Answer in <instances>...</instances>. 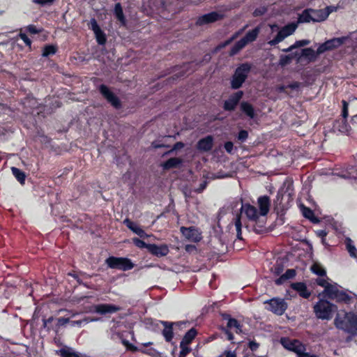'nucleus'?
I'll return each mask as SVG.
<instances>
[{
    "label": "nucleus",
    "mask_w": 357,
    "mask_h": 357,
    "mask_svg": "<svg viewBox=\"0 0 357 357\" xmlns=\"http://www.w3.org/2000/svg\"><path fill=\"white\" fill-rule=\"evenodd\" d=\"M342 105H343V107H342V118L341 119H347V116L349 115V112H348V103L345 101V100H343L342 101Z\"/></svg>",
    "instance_id": "nucleus-59"
},
{
    "label": "nucleus",
    "mask_w": 357,
    "mask_h": 357,
    "mask_svg": "<svg viewBox=\"0 0 357 357\" xmlns=\"http://www.w3.org/2000/svg\"><path fill=\"white\" fill-rule=\"evenodd\" d=\"M297 55H298V52H296L293 54H288V55L280 56V64L282 66L289 64L294 59L297 58Z\"/></svg>",
    "instance_id": "nucleus-41"
},
{
    "label": "nucleus",
    "mask_w": 357,
    "mask_h": 357,
    "mask_svg": "<svg viewBox=\"0 0 357 357\" xmlns=\"http://www.w3.org/2000/svg\"><path fill=\"white\" fill-rule=\"evenodd\" d=\"M223 318L225 319H227V324L225 328L229 330L231 328H235L236 333L241 332V325L237 319L231 317L229 314H224Z\"/></svg>",
    "instance_id": "nucleus-27"
},
{
    "label": "nucleus",
    "mask_w": 357,
    "mask_h": 357,
    "mask_svg": "<svg viewBox=\"0 0 357 357\" xmlns=\"http://www.w3.org/2000/svg\"><path fill=\"white\" fill-rule=\"evenodd\" d=\"M11 172L13 175L20 184H24L26 177L24 172L15 167H11Z\"/></svg>",
    "instance_id": "nucleus-34"
},
{
    "label": "nucleus",
    "mask_w": 357,
    "mask_h": 357,
    "mask_svg": "<svg viewBox=\"0 0 357 357\" xmlns=\"http://www.w3.org/2000/svg\"><path fill=\"white\" fill-rule=\"evenodd\" d=\"M268 305L266 309L278 316H282L288 308V304L284 298L279 297H273L264 302Z\"/></svg>",
    "instance_id": "nucleus-7"
},
{
    "label": "nucleus",
    "mask_w": 357,
    "mask_h": 357,
    "mask_svg": "<svg viewBox=\"0 0 357 357\" xmlns=\"http://www.w3.org/2000/svg\"><path fill=\"white\" fill-rule=\"evenodd\" d=\"M312 15L313 22H321L327 19L323 9L316 10L312 8Z\"/></svg>",
    "instance_id": "nucleus-40"
},
{
    "label": "nucleus",
    "mask_w": 357,
    "mask_h": 357,
    "mask_svg": "<svg viewBox=\"0 0 357 357\" xmlns=\"http://www.w3.org/2000/svg\"><path fill=\"white\" fill-rule=\"evenodd\" d=\"M246 45V42H245L244 40L241 38L230 49L229 56H232L237 54Z\"/></svg>",
    "instance_id": "nucleus-37"
},
{
    "label": "nucleus",
    "mask_w": 357,
    "mask_h": 357,
    "mask_svg": "<svg viewBox=\"0 0 357 357\" xmlns=\"http://www.w3.org/2000/svg\"><path fill=\"white\" fill-rule=\"evenodd\" d=\"M333 128L335 130H338L342 133H347L349 132L350 128V126L347 122V119H340L335 120L333 123Z\"/></svg>",
    "instance_id": "nucleus-28"
},
{
    "label": "nucleus",
    "mask_w": 357,
    "mask_h": 357,
    "mask_svg": "<svg viewBox=\"0 0 357 357\" xmlns=\"http://www.w3.org/2000/svg\"><path fill=\"white\" fill-rule=\"evenodd\" d=\"M149 252L153 256L157 257H162L167 256L169 250L168 246L166 244L156 245V244H150L149 245Z\"/></svg>",
    "instance_id": "nucleus-17"
},
{
    "label": "nucleus",
    "mask_w": 357,
    "mask_h": 357,
    "mask_svg": "<svg viewBox=\"0 0 357 357\" xmlns=\"http://www.w3.org/2000/svg\"><path fill=\"white\" fill-rule=\"evenodd\" d=\"M69 318L59 317L55 319L53 317H50L48 319H43V326L47 332L53 331L57 334L60 328L69 323Z\"/></svg>",
    "instance_id": "nucleus-10"
},
{
    "label": "nucleus",
    "mask_w": 357,
    "mask_h": 357,
    "mask_svg": "<svg viewBox=\"0 0 357 357\" xmlns=\"http://www.w3.org/2000/svg\"><path fill=\"white\" fill-rule=\"evenodd\" d=\"M297 25L294 23L288 24L283 26L280 31L285 37H287L296 31Z\"/></svg>",
    "instance_id": "nucleus-43"
},
{
    "label": "nucleus",
    "mask_w": 357,
    "mask_h": 357,
    "mask_svg": "<svg viewBox=\"0 0 357 357\" xmlns=\"http://www.w3.org/2000/svg\"><path fill=\"white\" fill-rule=\"evenodd\" d=\"M54 0H32L35 4L43 6L45 5H51L54 3Z\"/></svg>",
    "instance_id": "nucleus-58"
},
{
    "label": "nucleus",
    "mask_w": 357,
    "mask_h": 357,
    "mask_svg": "<svg viewBox=\"0 0 357 357\" xmlns=\"http://www.w3.org/2000/svg\"><path fill=\"white\" fill-rule=\"evenodd\" d=\"M337 310L336 305L325 299H319L313 307L315 317L321 320H331Z\"/></svg>",
    "instance_id": "nucleus-3"
},
{
    "label": "nucleus",
    "mask_w": 357,
    "mask_h": 357,
    "mask_svg": "<svg viewBox=\"0 0 357 357\" xmlns=\"http://www.w3.org/2000/svg\"><path fill=\"white\" fill-rule=\"evenodd\" d=\"M213 146V137L211 135H208L204 138L200 139L197 144V148L199 151L208 152L212 149Z\"/></svg>",
    "instance_id": "nucleus-22"
},
{
    "label": "nucleus",
    "mask_w": 357,
    "mask_h": 357,
    "mask_svg": "<svg viewBox=\"0 0 357 357\" xmlns=\"http://www.w3.org/2000/svg\"><path fill=\"white\" fill-rule=\"evenodd\" d=\"M94 312L100 314L105 315L107 314H113L121 310V307L113 304H98L93 306Z\"/></svg>",
    "instance_id": "nucleus-16"
},
{
    "label": "nucleus",
    "mask_w": 357,
    "mask_h": 357,
    "mask_svg": "<svg viewBox=\"0 0 357 357\" xmlns=\"http://www.w3.org/2000/svg\"><path fill=\"white\" fill-rule=\"evenodd\" d=\"M160 321H155L152 319H149L146 321V324L150 325L153 328V329H155L159 328V325L161 324Z\"/></svg>",
    "instance_id": "nucleus-60"
},
{
    "label": "nucleus",
    "mask_w": 357,
    "mask_h": 357,
    "mask_svg": "<svg viewBox=\"0 0 357 357\" xmlns=\"http://www.w3.org/2000/svg\"><path fill=\"white\" fill-rule=\"evenodd\" d=\"M222 18V15L216 11L202 15L197 17L196 20L197 26H203L205 24L215 22Z\"/></svg>",
    "instance_id": "nucleus-15"
},
{
    "label": "nucleus",
    "mask_w": 357,
    "mask_h": 357,
    "mask_svg": "<svg viewBox=\"0 0 357 357\" xmlns=\"http://www.w3.org/2000/svg\"><path fill=\"white\" fill-rule=\"evenodd\" d=\"M98 44L100 45H105L107 42V37L102 30L94 33Z\"/></svg>",
    "instance_id": "nucleus-46"
},
{
    "label": "nucleus",
    "mask_w": 357,
    "mask_h": 357,
    "mask_svg": "<svg viewBox=\"0 0 357 357\" xmlns=\"http://www.w3.org/2000/svg\"><path fill=\"white\" fill-rule=\"evenodd\" d=\"M105 263L110 268L124 271L131 270L134 268V264L130 259L126 257L111 256L106 259Z\"/></svg>",
    "instance_id": "nucleus-5"
},
{
    "label": "nucleus",
    "mask_w": 357,
    "mask_h": 357,
    "mask_svg": "<svg viewBox=\"0 0 357 357\" xmlns=\"http://www.w3.org/2000/svg\"><path fill=\"white\" fill-rule=\"evenodd\" d=\"M294 188L293 181H285L278 191L274 205L276 208L284 210L294 200Z\"/></svg>",
    "instance_id": "nucleus-2"
},
{
    "label": "nucleus",
    "mask_w": 357,
    "mask_h": 357,
    "mask_svg": "<svg viewBox=\"0 0 357 357\" xmlns=\"http://www.w3.org/2000/svg\"><path fill=\"white\" fill-rule=\"evenodd\" d=\"M224 148L228 153H232L234 150V144L232 142H226L224 144Z\"/></svg>",
    "instance_id": "nucleus-63"
},
{
    "label": "nucleus",
    "mask_w": 357,
    "mask_h": 357,
    "mask_svg": "<svg viewBox=\"0 0 357 357\" xmlns=\"http://www.w3.org/2000/svg\"><path fill=\"white\" fill-rule=\"evenodd\" d=\"M18 36L20 37V39H22L24 41L26 46H27L31 50L32 42L31 39L27 36V35L25 33L20 32L18 34Z\"/></svg>",
    "instance_id": "nucleus-52"
},
{
    "label": "nucleus",
    "mask_w": 357,
    "mask_h": 357,
    "mask_svg": "<svg viewBox=\"0 0 357 357\" xmlns=\"http://www.w3.org/2000/svg\"><path fill=\"white\" fill-rule=\"evenodd\" d=\"M59 352L61 357H80L78 354L66 349H61Z\"/></svg>",
    "instance_id": "nucleus-50"
},
{
    "label": "nucleus",
    "mask_w": 357,
    "mask_h": 357,
    "mask_svg": "<svg viewBox=\"0 0 357 357\" xmlns=\"http://www.w3.org/2000/svg\"><path fill=\"white\" fill-rule=\"evenodd\" d=\"M313 22L312 8L305 9L298 17L299 23H309Z\"/></svg>",
    "instance_id": "nucleus-33"
},
{
    "label": "nucleus",
    "mask_w": 357,
    "mask_h": 357,
    "mask_svg": "<svg viewBox=\"0 0 357 357\" xmlns=\"http://www.w3.org/2000/svg\"><path fill=\"white\" fill-rule=\"evenodd\" d=\"M259 347V344L255 340H251L248 342V348L252 351H256Z\"/></svg>",
    "instance_id": "nucleus-62"
},
{
    "label": "nucleus",
    "mask_w": 357,
    "mask_h": 357,
    "mask_svg": "<svg viewBox=\"0 0 357 357\" xmlns=\"http://www.w3.org/2000/svg\"><path fill=\"white\" fill-rule=\"evenodd\" d=\"M123 222L128 229H130L135 234H137L140 238H144L147 236L144 229L138 227L135 222L128 218H126Z\"/></svg>",
    "instance_id": "nucleus-25"
},
{
    "label": "nucleus",
    "mask_w": 357,
    "mask_h": 357,
    "mask_svg": "<svg viewBox=\"0 0 357 357\" xmlns=\"http://www.w3.org/2000/svg\"><path fill=\"white\" fill-rule=\"evenodd\" d=\"M348 36H342L339 38H333L326 40L318 47V53H324L327 51H332L339 48L348 40Z\"/></svg>",
    "instance_id": "nucleus-9"
},
{
    "label": "nucleus",
    "mask_w": 357,
    "mask_h": 357,
    "mask_svg": "<svg viewBox=\"0 0 357 357\" xmlns=\"http://www.w3.org/2000/svg\"><path fill=\"white\" fill-rule=\"evenodd\" d=\"M241 214H238L236 215V217L235 218L234 224H235L236 230V238L238 240L242 241L243 240L242 231H241L242 223H241Z\"/></svg>",
    "instance_id": "nucleus-44"
},
{
    "label": "nucleus",
    "mask_w": 357,
    "mask_h": 357,
    "mask_svg": "<svg viewBox=\"0 0 357 357\" xmlns=\"http://www.w3.org/2000/svg\"><path fill=\"white\" fill-rule=\"evenodd\" d=\"M316 283L320 286L324 288V292L326 294V295L328 294V289L330 287H333V284H331L327 282L326 279L324 278H318L316 280Z\"/></svg>",
    "instance_id": "nucleus-48"
},
{
    "label": "nucleus",
    "mask_w": 357,
    "mask_h": 357,
    "mask_svg": "<svg viewBox=\"0 0 357 357\" xmlns=\"http://www.w3.org/2000/svg\"><path fill=\"white\" fill-rule=\"evenodd\" d=\"M183 162L182 159L179 158H171L164 162L161 166L165 170H169L178 167Z\"/></svg>",
    "instance_id": "nucleus-29"
},
{
    "label": "nucleus",
    "mask_w": 357,
    "mask_h": 357,
    "mask_svg": "<svg viewBox=\"0 0 357 357\" xmlns=\"http://www.w3.org/2000/svg\"><path fill=\"white\" fill-rule=\"evenodd\" d=\"M241 111L250 119H254L255 111L253 105L248 101H243L240 104Z\"/></svg>",
    "instance_id": "nucleus-26"
},
{
    "label": "nucleus",
    "mask_w": 357,
    "mask_h": 357,
    "mask_svg": "<svg viewBox=\"0 0 357 357\" xmlns=\"http://www.w3.org/2000/svg\"><path fill=\"white\" fill-rule=\"evenodd\" d=\"M326 296L329 299L335 300L337 303L349 304L351 301V297L346 291L339 290L335 285L328 289Z\"/></svg>",
    "instance_id": "nucleus-11"
},
{
    "label": "nucleus",
    "mask_w": 357,
    "mask_h": 357,
    "mask_svg": "<svg viewBox=\"0 0 357 357\" xmlns=\"http://www.w3.org/2000/svg\"><path fill=\"white\" fill-rule=\"evenodd\" d=\"M286 37L281 33L280 31H279L277 33V35L274 37L273 39L271 40L268 42V44L271 46H275L279 43L282 42Z\"/></svg>",
    "instance_id": "nucleus-47"
},
{
    "label": "nucleus",
    "mask_w": 357,
    "mask_h": 357,
    "mask_svg": "<svg viewBox=\"0 0 357 357\" xmlns=\"http://www.w3.org/2000/svg\"><path fill=\"white\" fill-rule=\"evenodd\" d=\"M98 91L102 96L115 109H119L122 107V103L119 98L115 95L105 84H100Z\"/></svg>",
    "instance_id": "nucleus-8"
},
{
    "label": "nucleus",
    "mask_w": 357,
    "mask_h": 357,
    "mask_svg": "<svg viewBox=\"0 0 357 357\" xmlns=\"http://www.w3.org/2000/svg\"><path fill=\"white\" fill-rule=\"evenodd\" d=\"M180 231L186 239L191 242L198 243L202 240V234L195 227H181Z\"/></svg>",
    "instance_id": "nucleus-14"
},
{
    "label": "nucleus",
    "mask_w": 357,
    "mask_h": 357,
    "mask_svg": "<svg viewBox=\"0 0 357 357\" xmlns=\"http://www.w3.org/2000/svg\"><path fill=\"white\" fill-rule=\"evenodd\" d=\"M257 204L259 208V215L266 216L271 207V199L268 195L260 196L257 199Z\"/></svg>",
    "instance_id": "nucleus-19"
},
{
    "label": "nucleus",
    "mask_w": 357,
    "mask_h": 357,
    "mask_svg": "<svg viewBox=\"0 0 357 357\" xmlns=\"http://www.w3.org/2000/svg\"><path fill=\"white\" fill-rule=\"evenodd\" d=\"M260 31V28L259 26H257L254 28L252 30L248 31L245 35L242 38L243 40H244L245 42H246V45L249 43H252L255 41Z\"/></svg>",
    "instance_id": "nucleus-32"
},
{
    "label": "nucleus",
    "mask_w": 357,
    "mask_h": 357,
    "mask_svg": "<svg viewBox=\"0 0 357 357\" xmlns=\"http://www.w3.org/2000/svg\"><path fill=\"white\" fill-rule=\"evenodd\" d=\"M311 271L320 277L326 276V271L325 268L318 262H314L310 267Z\"/></svg>",
    "instance_id": "nucleus-39"
},
{
    "label": "nucleus",
    "mask_w": 357,
    "mask_h": 357,
    "mask_svg": "<svg viewBox=\"0 0 357 357\" xmlns=\"http://www.w3.org/2000/svg\"><path fill=\"white\" fill-rule=\"evenodd\" d=\"M58 51L56 45H46L43 48L42 56L43 57H48L55 54Z\"/></svg>",
    "instance_id": "nucleus-38"
},
{
    "label": "nucleus",
    "mask_w": 357,
    "mask_h": 357,
    "mask_svg": "<svg viewBox=\"0 0 357 357\" xmlns=\"http://www.w3.org/2000/svg\"><path fill=\"white\" fill-rule=\"evenodd\" d=\"M336 9L337 8L335 7V6H326L324 9H323L324 13H325V15L326 17V18H328V17L329 16V15L334 12V11H336Z\"/></svg>",
    "instance_id": "nucleus-64"
},
{
    "label": "nucleus",
    "mask_w": 357,
    "mask_h": 357,
    "mask_svg": "<svg viewBox=\"0 0 357 357\" xmlns=\"http://www.w3.org/2000/svg\"><path fill=\"white\" fill-rule=\"evenodd\" d=\"M248 137V132L245 130H241L237 135V139L241 142H244Z\"/></svg>",
    "instance_id": "nucleus-54"
},
{
    "label": "nucleus",
    "mask_w": 357,
    "mask_h": 357,
    "mask_svg": "<svg viewBox=\"0 0 357 357\" xmlns=\"http://www.w3.org/2000/svg\"><path fill=\"white\" fill-rule=\"evenodd\" d=\"M255 225L253 230L256 234H261L268 231L266 228V216H261L260 215L256 220H253Z\"/></svg>",
    "instance_id": "nucleus-24"
},
{
    "label": "nucleus",
    "mask_w": 357,
    "mask_h": 357,
    "mask_svg": "<svg viewBox=\"0 0 357 357\" xmlns=\"http://www.w3.org/2000/svg\"><path fill=\"white\" fill-rule=\"evenodd\" d=\"M282 275H283L284 278L287 280H289V279L294 278L296 276V271L294 269L291 268V269H287L286 271V272L284 274H282Z\"/></svg>",
    "instance_id": "nucleus-57"
},
{
    "label": "nucleus",
    "mask_w": 357,
    "mask_h": 357,
    "mask_svg": "<svg viewBox=\"0 0 357 357\" xmlns=\"http://www.w3.org/2000/svg\"><path fill=\"white\" fill-rule=\"evenodd\" d=\"M302 213L305 218L308 219L313 223H317L319 222V219L314 215V211L309 207L303 206Z\"/></svg>",
    "instance_id": "nucleus-35"
},
{
    "label": "nucleus",
    "mask_w": 357,
    "mask_h": 357,
    "mask_svg": "<svg viewBox=\"0 0 357 357\" xmlns=\"http://www.w3.org/2000/svg\"><path fill=\"white\" fill-rule=\"evenodd\" d=\"M322 53H318V49L317 51H314L311 47H307L301 50V54L298 53V55H297L298 61L300 59L301 57L305 58L309 62L314 61L317 56Z\"/></svg>",
    "instance_id": "nucleus-23"
},
{
    "label": "nucleus",
    "mask_w": 357,
    "mask_h": 357,
    "mask_svg": "<svg viewBox=\"0 0 357 357\" xmlns=\"http://www.w3.org/2000/svg\"><path fill=\"white\" fill-rule=\"evenodd\" d=\"M266 8L265 7H260L256 8L253 12L254 17H259L265 14Z\"/></svg>",
    "instance_id": "nucleus-61"
},
{
    "label": "nucleus",
    "mask_w": 357,
    "mask_h": 357,
    "mask_svg": "<svg viewBox=\"0 0 357 357\" xmlns=\"http://www.w3.org/2000/svg\"><path fill=\"white\" fill-rule=\"evenodd\" d=\"M197 331L195 328L188 330L183 335L180 344L190 345L197 335Z\"/></svg>",
    "instance_id": "nucleus-31"
},
{
    "label": "nucleus",
    "mask_w": 357,
    "mask_h": 357,
    "mask_svg": "<svg viewBox=\"0 0 357 357\" xmlns=\"http://www.w3.org/2000/svg\"><path fill=\"white\" fill-rule=\"evenodd\" d=\"M90 29L94 33L102 30L95 18H92L90 20Z\"/></svg>",
    "instance_id": "nucleus-55"
},
{
    "label": "nucleus",
    "mask_w": 357,
    "mask_h": 357,
    "mask_svg": "<svg viewBox=\"0 0 357 357\" xmlns=\"http://www.w3.org/2000/svg\"><path fill=\"white\" fill-rule=\"evenodd\" d=\"M132 243H134V245L139 248H146L147 249V250H149V245H150L151 243H146V242H144V241L138 238H132Z\"/></svg>",
    "instance_id": "nucleus-49"
},
{
    "label": "nucleus",
    "mask_w": 357,
    "mask_h": 357,
    "mask_svg": "<svg viewBox=\"0 0 357 357\" xmlns=\"http://www.w3.org/2000/svg\"><path fill=\"white\" fill-rule=\"evenodd\" d=\"M335 327L351 336L357 335V313L354 312H343L337 313L335 319Z\"/></svg>",
    "instance_id": "nucleus-1"
},
{
    "label": "nucleus",
    "mask_w": 357,
    "mask_h": 357,
    "mask_svg": "<svg viewBox=\"0 0 357 357\" xmlns=\"http://www.w3.org/2000/svg\"><path fill=\"white\" fill-rule=\"evenodd\" d=\"M190 63H184L182 66L179 67L181 69L178 73L173 75L172 77H169L167 81L168 83H174L177 81L179 78L185 77L187 75L188 71L189 70V66ZM178 70V66H175L173 67L172 71L175 72Z\"/></svg>",
    "instance_id": "nucleus-20"
},
{
    "label": "nucleus",
    "mask_w": 357,
    "mask_h": 357,
    "mask_svg": "<svg viewBox=\"0 0 357 357\" xmlns=\"http://www.w3.org/2000/svg\"><path fill=\"white\" fill-rule=\"evenodd\" d=\"M251 69V63L248 62L241 63L236 68L231 76L230 81L231 88L234 90L240 89L247 79Z\"/></svg>",
    "instance_id": "nucleus-4"
},
{
    "label": "nucleus",
    "mask_w": 357,
    "mask_h": 357,
    "mask_svg": "<svg viewBox=\"0 0 357 357\" xmlns=\"http://www.w3.org/2000/svg\"><path fill=\"white\" fill-rule=\"evenodd\" d=\"M241 213H243L249 220H256L259 215L257 208L249 203L242 204Z\"/></svg>",
    "instance_id": "nucleus-18"
},
{
    "label": "nucleus",
    "mask_w": 357,
    "mask_h": 357,
    "mask_svg": "<svg viewBox=\"0 0 357 357\" xmlns=\"http://www.w3.org/2000/svg\"><path fill=\"white\" fill-rule=\"evenodd\" d=\"M243 96V91H238L230 95L223 103V109L227 112L234 111Z\"/></svg>",
    "instance_id": "nucleus-13"
},
{
    "label": "nucleus",
    "mask_w": 357,
    "mask_h": 357,
    "mask_svg": "<svg viewBox=\"0 0 357 357\" xmlns=\"http://www.w3.org/2000/svg\"><path fill=\"white\" fill-rule=\"evenodd\" d=\"M126 349L127 350L130 351L132 352L139 351L142 354H147L149 356H153L156 352L154 348H150L149 349H139L137 347L132 344V343H130V344H128V347Z\"/></svg>",
    "instance_id": "nucleus-36"
},
{
    "label": "nucleus",
    "mask_w": 357,
    "mask_h": 357,
    "mask_svg": "<svg viewBox=\"0 0 357 357\" xmlns=\"http://www.w3.org/2000/svg\"><path fill=\"white\" fill-rule=\"evenodd\" d=\"M280 344L288 351L294 352L297 357H303L305 354L306 347L300 340L289 337H281Z\"/></svg>",
    "instance_id": "nucleus-6"
},
{
    "label": "nucleus",
    "mask_w": 357,
    "mask_h": 357,
    "mask_svg": "<svg viewBox=\"0 0 357 357\" xmlns=\"http://www.w3.org/2000/svg\"><path fill=\"white\" fill-rule=\"evenodd\" d=\"M26 30L30 34H38L42 32L43 29H38L35 25L29 24L26 27Z\"/></svg>",
    "instance_id": "nucleus-53"
},
{
    "label": "nucleus",
    "mask_w": 357,
    "mask_h": 357,
    "mask_svg": "<svg viewBox=\"0 0 357 357\" xmlns=\"http://www.w3.org/2000/svg\"><path fill=\"white\" fill-rule=\"evenodd\" d=\"M114 15L116 19L121 24L125 26L126 24V19L123 14V10L121 3H116L114 6Z\"/></svg>",
    "instance_id": "nucleus-30"
},
{
    "label": "nucleus",
    "mask_w": 357,
    "mask_h": 357,
    "mask_svg": "<svg viewBox=\"0 0 357 357\" xmlns=\"http://www.w3.org/2000/svg\"><path fill=\"white\" fill-rule=\"evenodd\" d=\"M345 244L347 247V250H348L349 255L352 257H357V250L356 247L352 244V241L349 238H347L345 241Z\"/></svg>",
    "instance_id": "nucleus-45"
},
{
    "label": "nucleus",
    "mask_w": 357,
    "mask_h": 357,
    "mask_svg": "<svg viewBox=\"0 0 357 357\" xmlns=\"http://www.w3.org/2000/svg\"><path fill=\"white\" fill-rule=\"evenodd\" d=\"M283 270H284L283 266L282 264H279L274 265L273 266V268H271L272 272L275 275H280L282 273Z\"/></svg>",
    "instance_id": "nucleus-56"
},
{
    "label": "nucleus",
    "mask_w": 357,
    "mask_h": 357,
    "mask_svg": "<svg viewBox=\"0 0 357 357\" xmlns=\"http://www.w3.org/2000/svg\"><path fill=\"white\" fill-rule=\"evenodd\" d=\"M290 287L292 289L296 291L301 297L303 298H309L311 296V292L307 289V285L305 282H293L291 284Z\"/></svg>",
    "instance_id": "nucleus-21"
},
{
    "label": "nucleus",
    "mask_w": 357,
    "mask_h": 357,
    "mask_svg": "<svg viewBox=\"0 0 357 357\" xmlns=\"http://www.w3.org/2000/svg\"><path fill=\"white\" fill-rule=\"evenodd\" d=\"M310 43V41L309 40H297L295 42V43L291 46H289L287 48L283 49L282 51L284 52H291L294 49L300 47H304Z\"/></svg>",
    "instance_id": "nucleus-42"
},
{
    "label": "nucleus",
    "mask_w": 357,
    "mask_h": 357,
    "mask_svg": "<svg viewBox=\"0 0 357 357\" xmlns=\"http://www.w3.org/2000/svg\"><path fill=\"white\" fill-rule=\"evenodd\" d=\"M160 323L164 326V329L162 331V336L167 342H171L174 338L173 326H176L181 328L183 326H185L188 324V321L170 322L160 321Z\"/></svg>",
    "instance_id": "nucleus-12"
},
{
    "label": "nucleus",
    "mask_w": 357,
    "mask_h": 357,
    "mask_svg": "<svg viewBox=\"0 0 357 357\" xmlns=\"http://www.w3.org/2000/svg\"><path fill=\"white\" fill-rule=\"evenodd\" d=\"M179 347L181 351L178 357H186L192 351V349L188 345L180 344Z\"/></svg>",
    "instance_id": "nucleus-51"
}]
</instances>
